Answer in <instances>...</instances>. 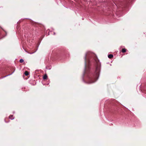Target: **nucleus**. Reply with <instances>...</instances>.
<instances>
[{"label": "nucleus", "instance_id": "obj_1", "mask_svg": "<svg viewBox=\"0 0 146 146\" xmlns=\"http://www.w3.org/2000/svg\"><path fill=\"white\" fill-rule=\"evenodd\" d=\"M94 60L97 64L96 67V70L94 73H90L88 75V78L90 80V83H92L96 82L98 79L100 71V67L98 66L99 60L97 58H96Z\"/></svg>", "mask_w": 146, "mask_h": 146}, {"label": "nucleus", "instance_id": "obj_2", "mask_svg": "<svg viewBox=\"0 0 146 146\" xmlns=\"http://www.w3.org/2000/svg\"><path fill=\"white\" fill-rule=\"evenodd\" d=\"M87 54H86L84 57V60L85 61V66L86 67V58H87Z\"/></svg>", "mask_w": 146, "mask_h": 146}, {"label": "nucleus", "instance_id": "obj_3", "mask_svg": "<svg viewBox=\"0 0 146 146\" xmlns=\"http://www.w3.org/2000/svg\"><path fill=\"white\" fill-rule=\"evenodd\" d=\"M127 50L125 48H123L121 52L123 53H125L126 52Z\"/></svg>", "mask_w": 146, "mask_h": 146}, {"label": "nucleus", "instance_id": "obj_4", "mask_svg": "<svg viewBox=\"0 0 146 146\" xmlns=\"http://www.w3.org/2000/svg\"><path fill=\"white\" fill-rule=\"evenodd\" d=\"M9 118L10 119L13 120L14 119V117L13 116V115H10L9 116Z\"/></svg>", "mask_w": 146, "mask_h": 146}, {"label": "nucleus", "instance_id": "obj_5", "mask_svg": "<svg viewBox=\"0 0 146 146\" xmlns=\"http://www.w3.org/2000/svg\"><path fill=\"white\" fill-rule=\"evenodd\" d=\"M113 57V55L111 54H109L108 55V57L110 58H111Z\"/></svg>", "mask_w": 146, "mask_h": 146}, {"label": "nucleus", "instance_id": "obj_6", "mask_svg": "<svg viewBox=\"0 0 146 146\" xmlns=\"http://www.w3.org/2000/svg\"><path fill=\"white\" fill-rule=\"evenodd\" d=\"M47 75L46 74H45L43 76V79L44 80H45L47 78Z\"/></svg>", "mask_w": 146, "mask_h": 146}, {"label": "nucleus", "instance_id": "obj_7", "mask_svg": "<svg viewBox=\"0 0 146 146\" xmlns=\"http://www.w3.org/2000/svg\"><path fill=\"white\" fill-rule=\"evenodd\" d=\"M29 72L27 71H25L24 73V74L26 76L28 75L29 74Z\"/></svg>", "mask_w": 146, "mask_h": 146}, {"label": "nucleus", "instance_id": "obj_8", "mask_svg": "<svg viewBox=\"0 0 146 146\" xmlns=\"http://www.w3.org/2000/svg\"><path fill=\"white\" fill-rule=\"evenodd\" d=\"M19 61L20 62L22 63L24 62V60L22 59H21Z\"/></svg>", "mask_w": 146, "mask_h": 146}, {"label": "nucleus", "instance_id": "obj_9", "mask_svg": "<svg viewBox=\"0 0 146 146\" xmlns=\"http://www.w3.org/2000/svg\"><path fill=\"white\" fill-rule=\"evenodd\" d=\"M15 70H14V71H13V72H12L11 74H8V75H7V76H5V77H6V76H9V75H10L11 74H13L14 72V71H15Z\"/></svg>", "mask_w": 146, "mask_h": 146}]
</instances>
